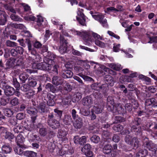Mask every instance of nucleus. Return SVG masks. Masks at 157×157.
<instances>
[{"mask_svg": "<svg viewBox=\"0 0 157 157\" xmlns=\"http://www.w3.org/2000/svg\"><path fill=\"white\" fill-rule=\"evenodd\" d=\"M55 57V56L53 54H51L50 56L45 57L44 62L39 63H34L32 66L33 69H38L42 70L49 71L51 69V65L54 63L53 60Z\"/></svg>", "mask_w": 157, "mask_h": 157, "instance_id": "f257e3e1", "label": "nucleus"}, {"mask_svg": "<svg viewBox=\"0 0 157 157\" xmlns=\"http://www.w3.org/2000/svg\"><path fill=\"white\" fill-rule=\"evenodd\" d=\"M141 123V120L140 118H135L131 123L132 125L131 129V132H134L136 135H141L142 130L141 127L139 126Z\"/></svg>", "mask_w": 157, "mask_h": 157, "instance_id": "f03ea898", "label": "nucleus"}, {"mask_svg": "<svg viewBox=\"0 0 157 157\" xmlns=\"http://www.w3.org/2000/svg\"><path fill=\"white\" fill-rule=\"evenodd\" d=\"M143 145L151 152L153 156H157V146L155 144L146 138L145 141L143 142Z\"/></svg>", "mask_w": 157, "mask_h": 157, "instance_id": "7ed1b4c3", "label": "nucleus"}, {"mask_svg": "<svg viewBox=\"0 0 157 157\" xmlns=\"http://www.w3.org/2000/svg\"><path fill=\"white\" fill-rule=\"evenodd\" d=\"M110 111L115 114L117 113H124L126 112L125 110L123 108L122 105L120 103H117L111 108Z\"/></svg>", "mask_w": 157, "mask_h": 157, "instance_id": "20e7f679", "label": "nucleus"}, {"mask_svg": "<svg viewBox=\"0 0 157 157\" xmlns=\"http://www.w3.org/2000/svg\"><path fill=\"white\" fill-rule=\"evenodd\" d=\"M93 17L95 20L100 22L104 27H108L107 20L106 19L104 18V16L101 14H98L95 13V15H93Z\"/></svg>", "mask_w": 157, "mask_h": 157, "instance_id": "39448f33", "label": "nucleus"}, {"mask_svg": "<svg viewBox=\"0 0 157 157\" xmlns=\"http://www.w3.org/2000/svg\"><path fill=\"white\" fill-rule=\"evenodd\" d=\"M37 128L39 129L38 132L40 136L44 137L47 135V128L42 124L39 123L37 125Z\"/></svg>", "mask_w": 157, "mask_h": 157, "instance_id": "423d86ee", "label": "nucleus"}, {"mask_svg": "<svg viewBox=\"0 0 157 157\" xmlns=\"http://www.w3.org/2000/svg\"><path fill=\"white\" fill-rule=\"evenodd\" d=\"M47 123L50 127L54 129L58 128L60 126V123L56 119L47 121Z\"/></svg>", "mask_w": 157, "mask_h": 157, "instance_id": "0eeeda50", "label": "nucleus"}, {"mask_svg": "<svg viewBox=\"0 0 157 157\" xmlns=\"http://www.w3.org/2000/svg\"><path fill=\"white\" fill-rule=\"evenodd\" d=\"M37 108L38 112L42 114L47 113L48 110L46 105L43 103H40Z\"/></svg>", "mask_w": 157, "mask_h": 157, "instance_id": "6e6552de", "label": "nucleus"}, {"mask_svg": "<svg viewBox=\"0 0 157 157\" xmlns=\"http://www.w3.org/2000/svg\"><path fill=\"white\" fill-rule=\"evenodd\" d=\"M75 33L77 35L79 36L82 37L84 40H89L90 35L88 32L85 31L80 32L78 31H76Z\"/></svg>", "mask_w": 157, "mask_h": 157, "instance_id": "1a4fd4ad", "label": "nucleus"}, {"mask_svg": "<svg viewBox=\"0 0 157 157\" xmlns=\"http://www.w3.org/2000/svg\"><path fill=\"white\" fill-rule=\"evenodd\" d=\"M74 127L76 129H80L83 126V121L82 119L80 117L76 119L73 124Z\"/></svg>", "mask_w": 157, "mask_h": 157, "instance_id": "9d476101", "label": "nucleus"}, {"mask_svg": "<svg viewBox=\"0 0 157 157\" xmlns=\"http://www.w3.org/2000/svg\"><path fill=\"white\" fill-rule=\"evenodd\" d=\"M82 104L85 106H89L93 103V99L90 96H87L82 99Z\"/></svg>", "mask_w": 157, "mask_h": 157, "instance_id": "9b49d317", "label": "nucleus"}, {"mask_svg": "<svg viewBox=\"0 0 157 157\" xmlns=\"http://www.w3.org/2000/svg\"><path fill=\"white\" fill-rule=\"evenodd\" d=\"M105 81L108 86H113L114 84V82L113 78L110 75H107L105 76Z\"/></svg>", "mask_w": 157, "mask_h": 157, "instance_id": "f8f14e48", "label": "nucleus"}, {"mask_svg": "<svg viewBox=\"0 0 157 157\" xmlns=\"http://www.w3.org/2000/svg\"><path fill=\"white\" fill-rule=\"evenodd\" d=\"M37 80L36 78L33 76L29 77L28 78V85L31 87H34L37 84Z\"/></svg>", "mask_w": 157, "mask_h": 157, "instance_id": "ddd939ff", "label": "nucleus"}, {"mask_svg": "<svg viewBox=\"0 0 157 157\" xmlns=\"http://www.w3.org/2000/svg\"><path fill=\"white\" fill-rule=\"evenodd\" d=\"M63 80L61 78L57 76H55L52 78L53 84L56 86L62 84L63 82Z\"/></svg>", "mask_w": 157, "mask_h": 157, "instance_id": "4468645a", "label": "nucleus"}, {"mask_svg": "<svg viewBox=\"0 0 157 157\" xmlns=\"http://www.w3.org/2000/svg\"><path fill=\"white\" fill-rule=\"evenodd\" d=\"M132 101H133L134 102L133 103V102L132 101V105L130 103H127L125 104L124 106L125 110L127 109L129 111H131L132 110V105L133 106L134 105V106H133L134 107L136 108L138 107V105L137 102L134 99H132Z\"/></svg>", "mask_w": 157, "mask_h": 157, "instance_id": "2eb2a0df", "label": "nucleus"}, {"mask_svg": "<svg viewBox=\"0 0 157 157\" xmlns=\"http://www.w3.org/2000/svg\"><path fill=\"white\" fill-rule=\"evenodd\" d=\"M79 13H80V17H76L77 21L82 26L86 25V19L84 14L81 12H79Z\"/></svg>", "mask_w": 157, "mask_h": 157, "instance_id": "dca6fc26", "label": "nucleus"}, {"mask_svg": "<svg viewBox=\"0 0 157 157\" xmlns=\"http://www.w3.org/2000/svg\"><path fill=\"white\" fill-rule=\"evenodd\" d=\"M67 134V132L64 130L62 129H59L58 130L57 136L59 138L64 139V140L67 139L66 136Z\"/></svg>", "mask_w": 157, "mask_h": 157, "instance_id": "f3484780", "label": "nucleus"}, {"mask_svg": "<svg viewBox=\"0 0 157 157\" xmlns=\"http://www.w3.org/2000/svg\"><path fill=\"white\" fill-rule=\"evenodd\" d=\"M63 121L64 124L69 125L71 124L72 121V120L71 116L67 114L65 115Z\"/></svg>", "mask_w": 157, "mask_h": 157, "instance_id": "a211bd4d", "label": "nucleus"}, {"mask_svg": "<svg viewBox=\"0 0 157 157\" xmlns=\"http://www.w3.org/2000/svg\"><path fill=\"white\" fill-rule=\"evenodd\" d=\"M14 148V151L18 155H21L23 153V149L25 148L24 145H17Z\"/></svg>", "mask_w": 157, "mask_h": 157, "instance_id": "6ab92c4d", "label": "nucleus"}, {"mask_svg": "<svg viewBox=\"0 0 157 157\" xmlns=\"http://www.w3.org/2000/svg\"><path fill=\"white\" fill-rule=\"evenodd\" d=\"M112 146L109 144L105 145L103 149V151L105 154H108L110 153L112 151Z\"/></svg>", "mask_w": 157, "mask_h": 157, "instance_id": "aec40b11", "label": "nucleus"}, {"mask_svg": "<svg viewBox=\"0 0 157 157\" xmlns=\"http://www.w3.org/2000/svg\"><path fill=\"white\" fill-rule=\"evenodd\" d=\"M27 113L30 115L33 116L36 115L38 111L37 109L34 107H29L27 109Z\"/></svg>", "mask_w": 157, "mask_h": 157, "instance_id": "412c9836", "label": "nucleus"}, {"mask_svg": "<svg viewBox=\"0 0 157 157\" xmlns=\"http://www.w3.org/2000/svg\"><path fill=\"white\" fill-rule=\"evenodd\" d=\"M29 75L26 73L21 74L19 76V79L22 83H25L28 79Z\"/></svg>", "mask_w": 157, "mask_h": 157, "instance_id": "4be33fe9", "label": "nucleus"}, {"mask_svg": "<svg viewBox=\"0 0 157 157\" xmlns=\"http://www.w3.org/2000/svg\"><path fill=\"white\" fill-rule=\"evenodd\" d=\"M16 141L17 145H24L23 144L24 138L23 136L21 134L18 135L16 138Z\"/></svg>", "mask_w": 157, "mask_h": 157, "instance_id": "5701e85b", "label": "nucleus"}, {"mask_svg": "<svg viewBox=\"0 0 157 157\" xmlns=\"http://www.w3.org/2000/svg\"><path fill=\"white\" fill-rule=\"evenodd\" d=\"M24 156L26 157H36L37 153L32 151H25L23 153Z\"/></svg>", "mask_w": 157, "mask_h": 157, "instance_id": "b1692460", "label": "nucleus"}, {"mask_svg": "<svg viewBox=\"0 0 157 157\" xmlns=\"http://www.w3.org/2000/svg\"><path fill=\"white\" fill-rule=\"evenodd\" d=\"M147 154V150L142 149H140L136 155V157H144Z\"/></svg>", "mask_w": 157, "mask_h": 157, "instance_id": "393cba45", "label": "nucleus"}, {"mask_svg": "<svg viewBox=\"0 0 157 157\" xmlns=\"http://www.w3.org/2000/svg\"><path fill=\"white\" fill-rule=\"evenodd\" d=\"M132 141V143L130 144L133 148H137L139 146V142L138 138L136 137H133Z\"/></svg>", "mask_w": 157, "mask_h": 157, "instance_id": "a878e982", "label": "nucleus"}, {"mask_svg": "<svg viewBox=\"0 0 157 157\" xmlns=\"http://www.w3.org/2000/svg\"><path fill=\"white\" fill-rule=\"evenodd\" d=\"M93 111L95 112L96 113H101L102 111V107L101 105L98 104L95 105L93 108Z\"/></svg>", "mask_w": 157, "mask_h": 157, "instance_id": "bb28decb", "label": "nucleus"}, {"mask_svg": "<svg viewBox=\"0 0 157 157\" xmlns=\"http://www.w3.org/2000/svg\"><path fill=\"white\" fill-rule=\"evenodd\" d=\"M10 26L13 28L20 29H24L25 28V26L21 24L10 23Z\"/></svg>", "mask_w": 157, "mask_h": 157, "instance_id": "cd10ccee", "label": "nucleus"}, {"mask_svg": "<svg viewBox=\"0 0 157 157\" xmlns=\"http://www.w3.org/2000/svg\"><path fill=\"white\" fill-rule=\"evenodd\" d=\"M108 66L112 69L116 70L119 71L121 69V65L115 64L114 63H110Z\"/></svg>", "mask_w": 157, "mask_h": 157, "instance_id": "c85d7f7f", "label": "nucleus"}, {"mask_svg": "<svg viewBox=\"0 0 157 157\" xmlns=\"http://www.w3.org/2000/svg\"><path fill=\"white\" fill-rule=\"evenodd\" d=\"M56 87L54 86L52 84L48 83L46 85L47 89H49L53 93H55L56 91Z\"/></svg>", "mask_w": 157, "mask_h": 157, "instance_id": "c756f323", "label": "nucleus"}, {"mask_svg": "<svg viewBox=\"0 0 157 157\" xmlns=\"http://www.w3.org/2000/svg\"><path fill=\"white\" fill-rule=\"evenodd\" d=\"M115 103L114 98L112 96H109L107 98V105L109 104L114 105Z\"/></svg>", "mask_w": 157, "mask_h": 157, "instance_id": "7c9ffc66", "label": "nucleus"}, {"mask_svg": "<svg viewBox=\"0 0 157 157\" xmlns=\"http://www.w3.org/2000/svg\"><path fill=\"white\" fill-rule=\"evenodd\" d=\"M25 42L27 44L28 49L29 51L32 52L34 50L33 48L32 47V43L31 41L29 39H25Z\"/></svg>", "mask_w": 157, "mask_h": 157, "instance_id": "2f4dec72", "label": "nucleus"}, {"mask_svg": "<svg viewBox=\"0 0 157 157\" xmlns=\"http://www.w3.org/2000/svg\"><path fill=\"white\" fill-rule=\"evenodd\" d=\"M133 138V137L130 135H127L125 137L124 141L127 144L130 145L132 143Z\"/></svg>", "mask_w": 157, "mask_h": 157, "instance_id": "473e14b6", "label": "nucleus"}, {"mask_svg": "<svg viewBox=\"0 0 157 157\" xmlns=\"http://www.w3.org/2000/svg\"><path fill=\"white\" fill-rule=\"evenodd\" d=\"M67 45H60L59 51L60 53L63 54L67 52Z\"/></svg>", "mask_w": 157, "mask_h": 157, "instance_id": "72a5a7b5", "label": "nucleus"}, {"mask_svg": "<svg viewBox=\"0 0 157 157\" xmlns=\"http://www.w3.org/2000/svg\"><path fill=\"white\" fill-rule=\"evenodd\" d=\"M90 140L93 143L97 144L100 141V138L98 136L94 135L90 138Z\"/></svg>", "mask_w": 157, "mask_h": 157, "instance_id": "f704fd0d", "label": "nucleus"}, {"mask_svg": "<svg viewBox=\"0 0 157 157\" xmlns=\"http://www.w3.org/2000/svg\"><path fill=\"white\" fill-rule=\"evenodd\" d=\"M48 148L49 151L51 152H53L56 147L55 144L51 142H49L48 143Z\"/></svg>", "mask_w": 157, "mask_h": 157, "instance_id": "c9c22d12", "label": "nucleus"}, {"mask_svg": "<svg viewBox=\"0 0 157 157\" xmlns=\"http://www.w3.org/2000/svg\"><path fill=\"white\" fill-rule=\"evenodd\" d=\"M123 126L120 124L116 125H114L113 127V129L116 132H119L121 131L123 129Z\"/></svg>", "mask_w": 157, "mask_h": 157, "instance_id": "e433bc0d", "label": "nucleus"}, {"mask_svg": "<svg viewBox=\"0 0 157 157\" xmlns=\"http://www.w3.org/2000/svg\"><path fill=\"white\" fill-rule=\"evenodd\" d=\"M82 94L79 91L75 92L74 97L76 101H79L82 98Z\"/></svg>", "mask_w": 157, "mask_h": 157, "instance_id": "4c0bfd02", "label": "nucleus"}, {"mask_svg": "<svg viewBox=\"0 0 157 157\" xmlns=\"http://www.w3.org/2000/svg\"><path fill=\"white\" fill-rule=\"evenodd\" d=\"M155 101V99L154 98H152L146 100L145 101V105L147 106H149L151 104H153Z\"/></svg>", "mask_w": 157, "mask_h": 157, "instance_id": "58836bf2", "label": "nucleus"}, {"mask_svg": "<svg viewBox=\"0 0 157 157\" xmlns=\"http://www.w3.org/2000/svg\"><path fill=\"white\" fill-rule=\"evenodd\" d=\"M60 45H67L68 42L65 40L63 36L61 35L60 36Z\"/></svg>", "mask_w": 157, "mask_h": 157, "instance_id": "ea45409f", "label": "nucleus"}, {"mask_svg": "<svg viewBox=\"0 0 157 157\" xmlns=\"http://www.w3.org/2000/svg\"><path fill=\"white\" fill-rule=\"evenodd\" d=\"M111 135V133L107 131H104L102 133L103 137L105 139H108Z\"/></svg>", "mask_w": 157, "mask_h": 157, "instance_id": "a19ab883", "label": "nucleus"}, {"mask_svg": "<svg viewBox=\"0 0 157 157\" xmlns=\"http://www.w3.org/2000/svg\"><path fill=\"white\" fill-rule=\"evenodd\" d=\"M10 18L12 20L15 21H20L21 20V18L18 16L16 15L14 13H13L11 15Z\"/></svg>", "mask_w": 157, "mask_h": 157, "instance_id": "79ce46f5", "label": "nucleus"}, {"mask_svg": "<svg viewBox=\"0 0 157 157\" xmlns=\"http://www.w3.org/2000/svg\"><path fill=\"white\" fill-rule=\"evenodd\" d=\"M147 36L150 39V41L148 42V43H157V36L151 37L148 34L147 35Z\"/></svg>", "mask_w": 157, "mask_h": 157, "instance_id": "37998d69", "label": "nucleus"}, {"mask_svg": "<svg viewBox=\"0 0 157 157\" xmlns=\"http://www.w3.org/2000/svg\"><path fill=\"white\" fill-rule=\"evenodd\" d=\"M95 43L97 45L101 48H104L105 47V44L100 40H96L95 41Z\"/></svg>", "mask_w": 157, "mask_h": 157, "instance_id": "c03bdc74", "label": "nucleus"}, {"mask_svg": "<svg viewBox=\"0 0 157 157\" xmlns=\"http://www.w3.org/2000/svg\"><path fill=\"white\" fill-rule=\"evenodd\" d=\"M54 112L56 113V116L59 117V118H61L63 113L62 111L59 110L58 109H54Z\"/></svg>", "mask_w": 157, "mask_h": 157, "instance_id": "a18cd8bd", "label": "nucleus"}, {"mask_svg": "<svg viewBox=\"0 0 157 157\" xmlns=\"http://www.w3.org/2000/svg\"><path fill=\"white\" fill-rule=\"evenodd\" d=\"M86 142V136H82L80 137L79 144L81 145H83Z\"/></svg>", "mask_w": 157, "mask_h": 157, "instance_id": "49530a36", "label": "nucleus"}, {"mask_svg": "<svg viewBox=\"0 0 157 157\" xmlns=\"http://www.w3.org/2000/svg\"><path fill=\"white\" fill-rule=\"evenodd\" d=\"M93 36L96 40H102L103 38L102 36H101L100 35H98L97 33H93L92 34Z\"/></svg>", "mask_w": 157, "mask_h": 157, "instance_id": "de8ad7c7", "label": "nucleus"}, {"mask_svg": "<svg viewBox=\"0 0 157 157\" xmlns=\"http://www.w3.org/2000/svg\"><path fill=\"white\" fill-rule=\"evenodd\" d=\"M71 113L73 119L74 120H75L76 118L77 119L79 117L78 115L77 114V112L75 109H73L72 110Z\"/></svg>", "mask_w": 157, "mask_h": 157, "instance_id": "09e8293b", "label": "nucleus"}, {"mask_svg": "<svg viewBox=\"0 0 157 157\" xmlns=\"http://www.w3.org/2000/svg\"><path fill=\"white\" fill-rule=\"evenodd\" d=\"M13 84L16 88H18L20 87V84L17 81L16 78H13Z\"/></svg>", "mask_w": 157, "mask_h": 157, "instance_id": "8fccbe9b", "label": "nucleus"}, {"mask_svg": "<svg viewBox=\"0 0 157 157\" xmlns=\"http://www.w3.org/2000/svg\"><path fill=\"white\" fill-rule=\"evenodd\" d=\"M115 118L116 120L115 121L117 122L116 123H117L118 122H121L125 121L124 119L120 116H116Z\"/></svg>", "mask_w": 157, "mask_h": 157, "instance_id": "3c124183", "label": "nucleus"}, {"mask_svg": "<svg viewBox=\"0 0 157 157\" xmlns=\"http://www.w3.org/2000/svg\"><path fill=\"white\" fill-rule=\"evenodd\" d=\"M108 86L107 84L105 83L101 85V86H99V88L104 91H106L107 90H108Z\"/></svg>", "mask_w": 157, "mask_h": 157, "instance_id": "603ef678", "label": "nucleus"}, {"mask_svg": "<svg viewBox=\"0 0 157 157\" xmlns=\"http://www.w3.org/2000/svg\"><path fill=\"white\" fill-rule=\"evenodd\" d=\"M43 21V19L42 17L40 16H37V20L36 22L37 24L39 26H40L42 24L41 22Z\"/></svg>", "mask_w": 157, "mask_h": 157, "instance_id": "864d4df0", "label": "nucleus"}, {"mask_svg": "<svg viewBox=\"0 0 157 157\" xmlns=\"http://www.w3.org/2000/svg\"><path fill=\"white\" fill-rule=\"evenodd\" d=\"M25 117V115L23 113H20L17 114L16 118L17 119L21 120Z\"/></svg>", "mask_w": 157, "mask_h": 157, "instance_id": "5fc2aeb1", "label": "nucleus"}, {"mask_svg": "<svg viewBox=\"0 0 157 157\" xmlns=\"http://www.w3.org/2000/svg\"><path fill=\"white\" fill-rule=\"evenodd\" d=\"M18 100L17 98H14L10 101V104L13 105H16L18 104Z\"/></svg>", "mask_w": 157, "mask_h": 157, "instance_id": "6e6d98bb", "label": "nucleus"}, {"mask_svg": "<svg viewBox=\"0 0 157 157\" xmlns=\"http://www.w3.org/2000/svg\"><path fill=\"white\" fill-rule=\"evenodd\" d=\"M20 94L18 91H15V89L13 88L10 87V95L15 94L16 96H18Z\"/></svg>", "mask_w": 157, "mask_h": 157, "instance_id": "4d7b16f0", "label": "nucleus"}, {"mask_svg": "<svg viewBox=\"0 0 157 157\" xmlns=\"http://www.w3.org/2000/svg\"><path fill=\"white\" fill-rule=\"evenodd\" d=\"M10 54L11 56L15 57L18 54V52L16 49H11L10 50Z\"/></svg>", "mask_w": 157, "mask_h": 157, "instance_id": "13d9d810", "label": "nucleus"}, {"mask_svg": "<svg viewBox=\"0 0 157 157\" xmlns=\"http://www.w3.org/2000/svg\"><path fill=\"white\" fill-rule=\"evenodd\" d=\"M4 92L5 95L8 97L10 95V88L9 86H6L5 87Z\"/></svg>", "mask_w": 157, "mask_h": 157, "instance_id": "bf43d9fd", "label": "nucleus"}, {"mask_svg": "<svg viewBox=\"0 0 157 157\" xmlns=\"http://www.w3.org/2000/svg\"><path fill=\"white\" fill-rule=\"evenodd\" d=\"M66 91L70 92L71 90V86L68 83L66 84L63 88Z\"/></svg>", "mask_w": 157, "mask_h": 157, "instance_id": "052dcab7", "label": "nucleus"}, {"mask_svg": "<svg viewBox=\"0 0 157 157\" xmlns=\"http://www.w3.org/2000/svg\"><path fill=\"white\" fill-rule=\"evenodd\" d=\"M91 148V146L90 144H86L85 146L82 149V151H83L84 152V151H88L90 150V149Z\"/></svg>", "mask_w": 157, "mask_h": 157, "instance_id": "680f3d73", "label": "nucleus"}, {"mask_svg": "<svg viewBox=\"0 0 157 157\" xmlns=\"http://www.w3.org/2000/svg\"><path fill=\"white\" fill-rule=\"evenodd\" d=\"M41 58L39 56H36L35 58L34 57L33 59V62L32 63V65L34 63H36V62H40L41 61Z\"/></svg>", "mask_w": 157, "mask_h": 157, "instance_id": "e2e57ef3", "label": "nucleus"}, {"mask_svg": "<svg viewBox=\"0 0 157 157\" xmlns=\"http://www.w3.org/2000/svg\"><path fill=\"white\" fill-rule=\"evenodd\" d=\"M33 46L36 48H39L42 46L41 44L38 41H35L33 44Z\"/></svg>", "mask_w": 157, "mask_h": 157, "instance_id": "0e129e2a", "label": "nucleus"}, {"mask_svg": "<svg viewBox=\"0 0 157 157\" xmlns=\"http://www.w3.org/2000/svg\"><path fill=\"white\" fill-rule=\"evenodd\" d=\"M74 69L77 72L82 73L83 71V69L82 67L79 66H75Z\"/></svg>", "mask_w": 157, "mask_h": 157, "instance_id": "69168bd1", "label": "nucleus"}, {"mask_svg": "<svg viewBox=\"0 0 157 157\" xmlns=\"http://www.w3.org/2000/svg\"><path fill=\"white\" fill-rule=\"evenodd\" d=\"M65 73L67 74L68 78H71L73 76V73L70 70H65Z\"/></svg>", "mask_w": 157, "mask_h": 157, "instance_id": "338daca9", "label": "nucleus"}, {"mask_svg": "<svg viewBox=\"0 0 157 157\" xmlns=\"http://www.w3.org/2000/svg\"><path fill=\"white\" fill-rule=\"evenodd\" d=\"M84 153L86 157H92L93 155V153L90 150L86 151H84Z\"/></svg>", "mask_w": 157, "mask_h": 157, "instance_id": "774afa93", "label": "nucleus"}]
</instances>
